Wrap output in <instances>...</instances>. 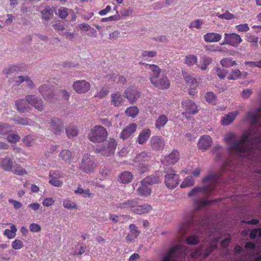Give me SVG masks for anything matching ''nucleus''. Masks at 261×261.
<instances>
[{"label":"nucleus","mask_w":261,"mask_h":261,"mask_svg":"<svg viewBox=\"0 0 261 261\" xmlns=\"http://www.w3.org/2000/svg\"><path fill=\"white\" fill-rule=\"evenodd\" d=\"M249 136L248 132H245L238 140V137L236 134L232 132L227 133L224 141L230 145L228 148L229 152L234 151L243 156L251 155L254 153V148L249 141Z\"/></svg>","instance_id":"1"},{"label":"nucleus","mask_w":261,"mask_h":261,"mask_svg":"<svg viewBox=\"0 0 261 261\" xmlns=\"http://www.w3.org/2000/svg\"><path fill=\"white\" fill-rule=\"evenodd\" d=\"M220 178L219 174H210L202 179V182L204 184H208L203 187H196L193 188L188 194L189 197L195 195L203 196L206 198L213 195L215 191V189L218 184Z\"/></svg>","instance_id":"2"},{"label":"nucleus","mask_w":261,"mask_h":261,"mask_svg":"<svg viewBox=\"0 0 261 261\" xmlns=\"http://www.w3.org/2000/svg\"><path fill=\"white\" fill-rule=\"evenodd\" d=\"M116 207L120 209H129L136 215H144L150 212L152 208L148 204H141L139 199H130L123 202L117 203Z\"/></svg>","instance_id":"3"},{"label":"nucleus","mask_w":261,"mask_h":261,"mask_svg":"<svg viewBox=\"0 0 261 261\" xmlns=\"http://www.w3.org/2000/svg\"><path fill=\"white\" fill-rule=\"evenodd\" d=\"M151 70L150 82L156 88L160 89H167L170 87V83L167 77L164 74H161L159 66H149Z\"/></svg>","instance_id":"4"},{"label":"nucleus","mask_w":261,"mask_h":261,"mask_svg":"<svg viewBox=\"0 0 261 261\" xmlns=\"http://www.w3.org/2000/svg\"><path fill=\"white\" fill-rule=\"evenodd\" d=\"M160 177L157 174L146 177L141 180L139 187L137 189L138 194L141 196H149L151 193L150 186L152 184L160 182Z\"/></svg>","instance_id":"5"},{"label":"nucleus","mask_w":261,"mask_h":261,"mask_svg":"<svg viewBox=\"0 0 261 261\" xmlns=\"http://www.w3.org/2000/svg\"><path fill=\"white\" fill-rule=\"evenodd\" d=\"M108 136L107 129L101 125H97L91 129L88 137L93 143H101L106 140Z\"/></svg>","instance_id":"6"},{"label":"nucleus","mask_w":261,"mask_h":261,"mask_svg":"<svg viewBox=\"0 0 261 261\" xmlns=\"http://www.w3.org/2000/svg\"><path fill=\"white\" fill-rule=\"evenodd\" d=\"M187 248L182 245H177L170 248L162 261H175L178 257H184L187 254Z\"/></svg>","instance_id":"7"},{"label":"nucleus","mask_w":261,"mask_h":261,"mask_svg":"<svg viewBox=\"0 0 261 261\" xmlns=\"http://www.w3.org/2000/svg\"><path fill=\"white\" fill-rule=\"evenodd\" d=\"M117 145V143L115 139H110L107 144L97 146L95 149V152L105 156H110L114 153Z\"/></svg>","instance_id":"8"},{"label":"nucleus","mask_w":261,"mask_h":261,"mask_svg":"<svg viewBox=\"0 0 261 261\" xmlns=\"http://www.w3.org/2000/svg\"><path fill=\"white\" fill-rule=\"evenodd\" d=\"M97 167V164L93 158L88 154L83 156L82 162L80 165V168L87 173H92Z\"/></svg>","instance_id":"9"},{"label":"nucleus","mask_w":261,"mask_h":261,"mask_svg":"<svg viewBox=\"0 0 261 261\" xmlns=\"http://www.w3.org/2000/svg\"><path fill=\"white\" fill-rule=\"evenodd\" d=\"M181 107L185 110L182 113V115L189 119V115H195L199 112L196 104L192 100L186 99L181 102Z\"/></svg>","instance_id":"10"},{"label":"nucleus","mask_w":261,"mask_h":261,"mask_svg":"<svg viewBox=\"0 0 261 261\" xmlns=\"http://www.w3.org/2000/svg\"><path fill=\"white\" fill-rule=\"evenodd\" d=\"M242 41L239 35L236 33H225L223 41L220 44L221 45H229L237 47Z\"/></svg>","instance_id":"11"},{"label":"nucleus","mask_w":261,"mask_h":261,"mask_svg":"<svg viewBox=\"0 0 261 261\" xmlns=\"http://www.w3.org/2000/svg\"><path fill=\"white\" fill-rule=\"evenodd\" d=\"M182 75L187 84L190 85L189 94L191 95L194 96L197 93L196 89L199 82L196 79L192 78V77L185 71H182Z\"/></svg>","instance_id":"12"},{"label":"nucleus","mask_w":261,"mask_h":261,"mask_svg":"<svg viewBox=\"0 0 261 261\" xmlns=\"http://www.w3.org/2000/svg\"><path fill=\"white\" fill-rule=\"evenodd\" d=\"M179 183V175L174 173H168L165 175V184L168 188L173 189L177 186Z\"/></svg>","instance_id":"13"},{"label":"nucleus","mask_w":261,"mask_h":261,"mask_svg":"<svg viewBox=\"0 0 261 261\" xmlns=\"http://www.w3.org/2000/svg\"><path fill=\"white\" fill-rule=\"evenodd\" d=\"M73 88L78 93H85L90 90V85L85 80L76 81L73 83Z\"/></svg>","instance_id":"14"},{"label":"nucleus","mask_w":261,"mask_h":261,"mask_svg":"<svg viewBox=\"0 0 261 261\" xmlns=\"http://www.w3.org/2000/svg\"><path fill=\"white\" fill-rule=\"evenodd\" d=\"M125 97L131 103H133L140 97V93L138 90L134 87H129L124 92Z\"/></svg>","instance_id":"15"},{"label":"nucleus","mask_w":261,"mask_h":261,"mask_svg":"<svg viewBox=\"0 0 261 261\" xmlns=\"http://www.w3.org/2000/svg\"><path fill=\"white\" fill-rule=\"evenodd\" d=\"M26 101L39 111H42L43 109L42 101L34 95H29L25 97Z\"/></svg>","instance_id":"16"},{"label":"nucleus","mask_w":261,"mask_h":261,"mask_svg":"<svg viewBox=\"0 0 261 261\" xmlns=\"http://www.w3.org/2000/svg\"><path fill=\"white\" fill-rule=\"evenodd\" d=\"M150 145L154 150H162L165 146V142L164 139L161 136H154L151 138Z\"/></svg>","instance_id":"17"},{"label":"nucleus","mask_w":261,"mask_h":261,"mask_svg":"<svg viewBox=\"0 0 261 261\" xmlns=\"http://www.w3.org/2000/svg\"><path fill=\"white\" fill-rule=\"evenodd\" d=\"M212 143L211 137L208 135H203L200 138L197 146L199 149L206 150L211 146Z\"/></svg>","instance_id":"18"},{"label":"nucleus","mask_w":261,"mask_h":261,"mask_svg":"<svg viewBox=\"0 0 261 261\" xmlns=\"http://www.w3.org/2000/svg\"><path fill=\"white\" fill-rule=\"evenodd\" d=\"M137 125L135 123H131L127 125L121 132L120 137L122 140L128 139L134 134L137 129Z\"/></svg>","instance_id":"19"},{"label":"nucleus","mask_w":261,"mask_h":261,"mask_svg":"<svg viewBox=\"0 0 261 261\" xmlns=\"http://www.w3.org/2000/svg\"><path fill=\"white\" fill-rule=\"evenodd\" d=\"M50 126L51 129L56 135H60L63 128L62 121L58 118H53L50 122Z\"/></svg>","instance_id":"20"},{"label":"nucleus","mask_w":261,"mask_h":261,"mask_svg":"<svg viewBox=\"0 0 261 261\" xmlns=\"http://www.w3.org/2000/svg\"><path fill=\"white\" fill-rule=\"evenodd\" d=\"M179 151L176 149H174L169 155L165 156L162 163L164 164H175L179 160Z\"/></svg>","instance_id":"21"},{"label":"nucleus","mask_w":261,"mask_h":261,"mask_svg":"<svg viewBox=\"0 0 261 261\" xmlns=\"http://www.w3.org/2000/svg\"><path fill=\"white\" fill-rule=\"evenodd\" d=\"M14 163L13 160L9 156L0 159V168L6 171H11Z\"/></svg>","instance_id":"22"},{"label":"nucleus","mask_w":261,"mask_h":261,"mask_svg":"<svg viewBox=\"0 0 261 261\" xmlns=\"http://www.w3.org/2000/svg\"><path fill=\"white\" fill-rule=\"evenodd\" d=\"M130 232L126 236L125 239L127 242L134 241L140 234V231L138 227L135 224H131L129 226Z\"/></svg>","instance_id":"23"},{"label":"nucleus","mask_w":261,"mask_h":261,"mask_svg":"<svg viewBox=\"0 0 261 261\" xmlns=\"http://www.w3.org/2000/svg\"><path fill=\"white\" fill-rule=\"evenodd\" d=\"M133 178V174L128 171L121 172L118 177V181L123 184H127L131 182Z\"/></svg>","instance_id":"24"},{"label":"nucleus","mask_w":261,"mask_h":261,"mask_svg":"<svg viewBox=\"0 0 261 261\" xmlns=\"http://www.w3.org/2000/svg\"><path fill=\"white\" fill-rule=\"evenodd\" d=\"M194 226V221L193 218L189 221L183 223L180 227L179 232L181 235H184L187 233L191 232Z\"/></svg>","instance_id":"25"},{"label":"nucleus","mask_w":261,"mask_h":261,"mask_svg":"<svg viewBox=\"0 0 261 261\" xmlns=\"http://www.w3.org/2000/svg\"><path fill=\"white\" fill-rule=\"evenodd\" d=\"M151 134L149 128L143 129L139 134L138 137V142L139 144L143 145L148 140Z\"/></svg>","instance_id":"26"},{"label":"nucleus","mask_w":261,"mask_h":261,"mask_svg":"<svg viewBox=\"0 0 261 261\" xmlns=\"http://www.w3.org/2000/svg\"><path fill=\"white\" fill-rule=\"evenodd\" d=\"M221 38L220 34L214 32L207 33L203 36V39L206 42H218Z\"/></svg>","instance_id":"27"},{"label":"nucleus","mask_w":261,"mask_h":261,"mask_svg":"<svg viewBox=\"0 0 261 261\" xmlns=\"http://www.w3.org/2000/svg\"><path fill=\"white\" fill-rule=\"evenodd\" d=\"M247 117L250 121L252 124H258L259 125L261 126V122L259 121L261 118V109L255 114L251 112H249L247 114Z\"/></svg>","instance_id":"28"},{"label":"nucleus","mask_w":261,"mask_h":261,"mask_svg":"<svg viewBox=\"0 0 261 261\" xmlns=\"http://www.w3.org/2000/svg\"><path fill=\"white\" fill-rule=\"evenodd\" d=\"M239 112L237 111H233L229 113L222 117L221 123L223 125H228L231 124L237 116L238 115Z\"/></svg>","instance_id":"29"},{"label":"nucleus","mask_w":261,"mask_h":261,"mask_svg":"<svg viewBox=\"0 0 261 261\" xmlns=\"http://www.w3.org/2000/svg\"><path fill=\"white\" fill-rule=\"evenodd\" d=\"M150 158L149 152L142 151L137 155L133 161L135 163H148Z\"/></svg>","instance_id":"30"},{"label":"nucleus","mask_w":261,"mask_h":261,"mask_svg":"<svg viewBox=\"0 0 261 261\" xmlns=\"http://www.w3.org/2000/svg\"><path fill=\"white\" fill-rule=\"evenodd\" d=\"M39 90L41 95L45 99L47 100H51L54 94L50 92V90L48 85L46 84L43 85L39 88Z\"/></svg>","instance_id":"31"},{"label":"nucleus","mask_w":261,"mask_h":261,"mask_svg":"<svg viewBox=\"0 0 261 261\" xmlns=\"http://www.w3.org/2000/svg\"><path fill=\"white\" fill-rule=\"evenodd\" d=\"M123 101V96L119 92L112 94L111 102L114 106H120L122 104Z\"/></svg>","instance_id":"32"},{"label":"nucleus","mask_w":261,"mask_h":261,"mask_svg":"<svg viewBox=\"0 0 261 261\" xmlns=\"http://www.w3.org/2000/svg\"><path fill=\"white\" fill-rule=\"evenodd\" d=\"M26 99H18L15 101V106L17 110L20 113L28 112L29 107L26 106Z\"/></svg>","instance_id":"33"},{"label":"nucleus","mask_w":261,"mask_h":261,"mask_svg":"<svg viewBox=\"0 0 261 261\" xmlns=\"http://www.w3.org/2000/svg\"><path fill=\"white\" fill-rule=\"evenodd\" d=\"M218 199H216L214 201H208L205 199H203L202 198H197L194 199V203L195 205L196 206L197 209H200L203 207L210 205L212 202L214 201H218Z\"/></svg>","instance_id":"34"},{"label":"nucleus","mask_w":261,"mask_h":261,"mask_svg":"<svg viewBox=\"0 0 261 261\" xmlns=\"http://www.w3.org/2000/svg\"><path fill=\"white\" fill-rule=\"evenodd\" d=\"M59 158L65 162L70 164L72 159V153L70 150L67 149L62 150L60 153Z\"/></svg>","instance_id":"35"},{"label":"nucleus","mask_w":261,"mask_h":261,"mask_svg":"<svg viewBox=\"0 0 261 261\" xmlns=\"http://www.w3.org/2000/svg\"><path fill=\"white\" fill-rule=\"evenodd\" d=\"M168 119L166 115H160L155 121V127L158 129L163 128L167 123Z\"/></svg>","instance_id":"36"},{"label":"nucleus","mask_w":261,"mask_h":261,"mask_svg":"<svg viewBox=\"0 0 261 261\" xmlns=\"http://www.w3.org/2000/svg\"><path fill=\"white\" fill-rule=\"evenodd\" d=\"M66 133L68 138L70 139L77 135L78 130L75 126L70 125L66 128Z\"/></svg>","instance_id":"37"},{"label":"nucleus","mask_w":261,"mask_h":261,"mask_svg":"<svg viewBox=\"0 0 261 261\" xmlns=\"http://www.w3.org/2000/svg\"><path fill=\"white\" fill-rule=\"evenodd\" d=\"M18 80H16L15 83L16 85H19L20 84L22 83L23 82L25 81L27 83V86L29 88H33L34 87V84L33 81L28 77H23L22 76H19L18 77Z\"/></svg>","instance_id":"38"},{"label":"nucleus","mask_w":261,"mask_h":261,"mask_svg":"<svg viewBox=\"0 0 261 261\" xmlns=\"http://www.w3.org/2000/svg\"><path fill=\"white\" fill-rule=\"evenodd\" d=\"M14 174L18 175H23L28 173L27 170L22 168L20 165L14 163L13 168L11 171Z\"/></svg>","instance_id":"39"},{"label":"nucleus","mask_w":261,"mask_h":261,"mask_svg":"<svg viewBox=\"0 0 261 261\" xmlns=\"http://www.w3.org/2000/svg\"><path fill=\"white\" fill-rule=\"evenodd\" d=\"M17 231L15 225H12L11 226V229H6L5 230L4 234L9 239H13L16 236V232Z\"/></svg>","instance_id":"40"},{"label":"nucleus","mask_w":261,"mask_h":261,"mask_svg":"<svg viewBox=\"0 0 261 261\" xmlns=\"http://www.w3.org/2000/svg\"><path fill=\"white\" fill-rule=\"evenodd\" d=\"M194 182L195 181L192 176H188L184 179L180 186L181 188H187L193 186Z\"/></svg>","instance_id":"41"},{"label":"nucleus","mask_w":261,"mask_h":261,"mask_svg":"<svg viewBox=\"0 0 261 261\" xmlns=\"http://www.w3.org/2000/svg\"><path fill=\"white\" fill-rule=\"evenodd\" d=\"M139 113V109L137 107H130L125 111V114L128 117H135Z\"/></svg>","instance_id":"42"},{"label":"nucleus","mask_w":261,"mask_h":261,"mask_svg":"<svg viewBox=\"0 0 261 261\" xmlns=\"http://www.w3.org/2000/svg\"><path fill=\"white\" fill-rule=\"evenodd\" d=\"M137 169L140 174H142L149 170V165L148 163H137Z\"/></svg>","instance_id":"43"},{"label":"nucleus","mask_w":261,"mask_h":261,"mask_svg":"<svg viewBox=\"0 0 261 261\" xmlns=\"http://www.w3.org/2000/svg\"><path fill=\"white\" fill-rule=\"evenodd\" d=\"M74 193L75 194L82 195L84 197H90L92 194L91 193H90L89 189H84L81 188L80 186L78 187L77 190L74 191Z\"/></svg>","instance_id":"44"},{"label":"nucleus","mask_w":261,"mask_h":261,"mask_svg":"<svg viewBox=\"0 0 261 261\" xmlns=\"http://www.w3.org/2000/svg\"><path fill=\"white\" fill-rule=\"evenodd\" d=\"M197 61V57L193 55H190L185 57L184 63L189 65H193Z\"/></svg>","instance_id":"45"},{"label":"nucleus","mask_w":261,"mask_h":261,"mask_svg":"<svg viewBox=\"0 0 261 261\" xmlns=\"http://www.w3.org/2000/svg\"><path fill=\"white\" fill-rule=\"evenodd\" d=\"M217 248L216 243L208 245L205 249L203 253V256L204 258L207 257L211 253H212Z\"/></svg>","instance_id":"46"},{"label":"nucleus","mask_w":261,"mask_h":261,"mask_svg":"<svg viewBox=\"0 0 261 261\" xmlns=\"http://www.w3.org/2000/svg\"><path fill=\"white\" fill-rule=\"evenodd\" d=\"M41 13L43 18L47 21L50 20L53 17V13L50 9H44L42 11Z\"/></svg>","instance_id":"47"},{"label":"nucleus","mask_w":261,"mask_h":261,"mask_svg":"<svg viewBox=\"0 0 261 261\" xmlns=\"http://www.w3.org/2000/svg\"><path fill=\"white\" fill-rule=\"evenodd\" d=\"M35 136L29 135L25 136L23 139V142L27 146H31L34 143L35 140Z\"/></svg>","instance_id":"48"},{"label":"nucleus","mask_w":261,"mask_h":261,"mask_svg":"<svg viewBox=\"0 0 261 261\" xmlns=\"http://www.w3.org/2000/svg\"><path fill=\"white\" fill-rule=\"evenodd\" d=\"M11 128L9 125L6 123H2L0 122V135H6L10 131Z\"/></svg>","instance_id":"49"},{"label":"nucleus","mask_w":261,"mask_h":261,"mask_svg":"<svg viewBox=\"0 0 261 261\" xmlns=\"http://www.w3.org/2000/svg\"><path fill=\"white\" fill-rule=\"evenodd\" d=\"M216 16L220 19H225L226 20H231L235 18L233 14L229 13L228 11H226L224 13L220 14L219 13L216 14Z\"/></svg>","instance_id":"50"},{"label":"nucleus","mask_w":261,"mask_h":261,"mask_svg":"<svg viewBox=\"0 0 261 261\" xmlns=\"http://www.w3.org/2000/svg\"><path fill=\"white\" fill-rule=\"evenodd\" d=\"M224 67H226L227 66H221L216 68L217 74L221 79L225 77L228 72V71L224 69Z\"/></svg>","instance_id":"51"},{"label":"nucleus","mask_w":261,"mask_h":261,"mask_svg":"<svg viewBox=\"0 0 261 261\" xmlns=\"http://www.w3.org/2000/svg\"><path fill=\"white\" fill-rule=\"evenodd\" d=\"M203 23V21L202 19H196L194 21H192L190 23L189 27L190 29L196 28L197 29H200Z\"/></svg>","instance_id":"52"},{"label":"nucleus","mask_w":261,"mask_h":261,"mask_svg":"<svg viewBox=\"0 0 261 261\" xmlns=\"http://www.w3.org/2000/svg\"><path fill=\"white\" fill-rule=\"evenodd\" d=\"M186 241L189 245H195L199 243V239L195 236H190L187 237Z\"/></svg>","instance_id":"53"},{"label":"nucleus","mask_w":261,"mask_h":261,"mask_svg":"<svg viewBox=\"0 0 261 261\" xmlns=\"http://www.w3.org/2000/svg\"><path fill=\"white\" fill-rule=\"evenodd\" d=\"M63 206L68 209H72L76 208V204L69 199H65L63 201Z\"/></svg>","instance_id":"54"},{"label":"nucleus","mask_w":261,"mask_h":261,"mask_svg":"<svg viewBox=\"0 0 261 261\" xmlns=\"http://www.w3.org/2000/svg\"><path fill=\"white\" fill-rule=\"evenodd\" d=\"M205 98L209 103L215 104L216 102V96L213 92H207L205 95Z\"/></svg>","instance_id":"55"},{"label":"nucleus","mask_w":261,"mask_h":261,"mask_svg":"<svg viewBox=\"0 0 261 261\" xmlns=\"http://www.w3.org/2000/svg\"><path fill=\"white\" fill-rule=\"evenodd\" d=\"M20 139V137L15 134L8 135L7 137L8 141L11 143H15L18 142Z\"/></svg>","instance_id":"56"},{"label":"nucleus","mask_w":261,"mask_h":261,"mask_svg":"<svg viewBox=\"0 0 261 261\" xmlns=\"http://www.w3.org/2000/svg\"><path fill=\"white\" fill-rule=\"evenodd\" d=\"M11 245L14 249L19 250L23 247V244L21 240L16 239L12 242Z\"/></svg>","instance_id":"57"},{"label":"nucleus","mask_w":261,"mask_h":261,"mask_svg":"<svg viewBox=\"0 0 261 261\" xmlns=\"http://www.w3.org/2000/svg\"><path fill=\"white\" fill-rule=\"evenodd\" d=\"M49 176L50 178H60L63 177V174L60 171L51 170Z\"/></svg>","instance_id":"58"},{"label":"nucleus","mask_w":261,"mask_h":261,"mask_svg":"<svg viewBox=\"0 0 261 261\" xmlns=\"http://www.w3.org/2000/svg\"><path fill=\"white\" fill-rule=\"evenodd\" d=\"M15 123L21 125H29L30 119L27 118L18 117L14 120Z\"/></svg>","instance_id":"59"},{"label":"nucleus","mask_w":261,"mask_h":261,"mask_svg":"<svg viewBox=\"0 0 261 261\" xmlns=\"http://www.w3.org/2000/svg\"><path fill=\"white\" fill-rule=\"evenodd\" d=\"M48 182L56 187H61L63 185V182L59 180V178H50Z\"/></svg>","instance_id":"60"},{"label":"nucleus","mask_w":261,"mask_h":261,"mask_svg":"<svg viewBox=\"0 0 261 261\" xmlns=\"http://www.w3.org/2000/svg\"><path fill=\"white\" fill-rule=\"evenodd\" d=\"M241 76V72L239 70H233L231 73L229 74L227 79L229 80H236L238 78H239Z\"/></svg>","instance_id":"61"},{"label":"nucleus","mask_w":261,"mask_h":261,"mask_svg":"<svg viewBox=\"0 0 261 261\" xmlns=\"http://www.w3.org/2000/svg\"><path fill=\"white\" fill-rule=\"evenodd\" d=\"M68 9L66 8H61L58 9L59 16L61 18H65L68 15Z\"/></svg>","instance_id":"62"},{"label":"nucleus","mask_w":261,"mask_h":261,"mask_svg":"<svg viewBox=\"0 0 261 261\" xmlns=\"http://www.w3.org/2000/svg\"><path fill=\"white\" fill-rule=\"evenodd\" d=\"M221 65H234L236 64L235 61L232 60L229 58H226L221 60Z\"/></svg>","instance_id":"63"},{"label":"nucleus","mask_w":261,"mask_h":261,"mask_svg":"<svg viewBox=\"0 0 261 261\" xmlns=\"http://www.w3.org/2000/svg\"><path fill=\"white\" fill-rule=\"evenodd\" d=\"M111 173L110 170L108 167L106 166H101L99 170V174L102 177H107Z\"/></svg>","instance_id":"64"}]
</instances>
